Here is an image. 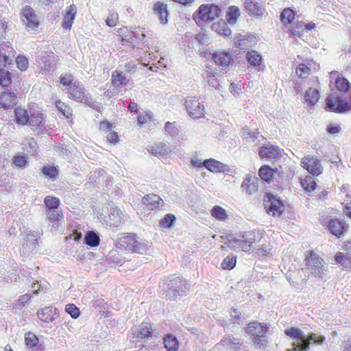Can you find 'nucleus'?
I'll return each instance as SVG.
<instances>
[{
  "mask_svg": "<svg viewBox=\"0 0 351 351\" xmlns=\"http://www.w3.org/2000/svg\"><path fill=\"white\" fill-rule=\"evenodd\" d=\"M261 234L256 230H250L238 235H228L221 246L223 250H232L236 252H249L253 244L260 241Z\"/></svg>",
  "mask_w": 351,
  "mask_h": 351,
  "instance_id": "nucleus-1",
  "label": "nucleus"
},
{
  "mask_svg": "<svg viewBox=\"0 0 351 351\" xmlns=\"http://www.w3.org/2000/svg\"><path fill=\"white\" fill-rule=\"evenodd\" d=\"M306 270L309 275L318 280H322L327 274V267L319 256L313 251L308 252L305 258Z\"/></svg>",
  "mask_w": 351,
  "mask_h": 351,
  "instance_id": "nucleus-2",
  "label": "nucleus"
},
{
  "mask_svg": "<svg viewBox=\"0 0 351 351\" xmlns=\"http://www.w3.org/2000/svg\"><path fill=\"white\" fill-rule=\"evenodd\" d=\"M221 8L214 3L202 4L193 15L194 21L200 24L203 22H210L218 18L221 14Z\"/></svg>",
  "mask_w": 351,
  "mask_h": 351,
  "instance_id": "nucleus-3",
  "label": "nucleus"
},
{
  "mask_svg": "<svg viewBox=\"0 0 351 351\" xmlns=\"http://www.w3.org/2000/svg\"><path fill=\"white\" fill-rule=\"evenodd\" d=\"M287 336L291 339V349L287 351H308L309 350V342L305 341L303 332L298 328L291 327L287 330Z\"/></svg>",
  "mask_w": 351,
  "mask_h": 351,
  "instance_id": "nucleus-4",
  "label": "nucleus"
},
{
  "mask_svg": "<svg viewBox=\"0 0 351 351\" xmlns=\"http://www.w3.org/2000/svg\"><path fill=\"white\" fill-rule=\"evenodd\" d=\"M186 289V281L180 277H176L169 280L168 287L164 290L165 298L167 300H176L182 296Z\"/></svg>",
  "mask_w": 351,
  "mask_h": 351,
  "instance_id": "nucleus-5",
  "label": "nucleus"
},
{
  "mask_svg": "<svg viewBox=\"0 0 351 351\" xmlns=\"http://www.w3.org/2000/svg\"><path fill=\"white\" fill-rule=\"evenodd\" d=\"M185 109L192 119H200L205 116V106L203 101L197 97L189 96L184 99Z\"/></svg>",
  "mask_w": 351,
  "mask_h": 351,
  "instance_id": "nucleus-6",
  "label": "nucleus"
},
{
  "mask_svg": "<svg viewBox=\"0 0 351 351\" xmlns=\"http://www.w3.org/2000/svg\"><path fill=\"white\" fill-rule=\"evenodd\" d=\"M121 245L125 250L135 253H143L146 250V245L134 233H128L123 237L121 239Z\"/></svg>",
  "mask_w": 351,
  "mask_h": 351,
  "instance_id": "nucleus-7",
  "label": "nucleus"
},
{
  "mask_svg": "<svg viewBox=\"0 0 351 351\" xmlns=\"http://www.w3.org/2000/svg\"><path fill=\"white\" fill-rule=\"evenodd\" d=\"M265 208L269 214L280 215L284 210L283 202L271 193H267L263 199Z\"/></svg>",
  "mask_w": 351,
  "mask_h": 351,
  "instance_id": "nucleus-8",
  "label": "nucleus"
},
{
  "mask_svg": "<svg viewBox=\"0 0 351 351\" xmlns=\"http://www.w3.org/2000/svg\"><path fill=\"white\" fill-rule=\"evenodd\" d=\"M326 106L331 112L342 113L351 110V100L347 101L339 97L332 96L327 99Z\"/></svg>",
  "mask_w": 351,
  "mask_h": 351,
  "instance_id": "nucleus-9",
  "label": "nucleus"
},
{
  "mask_svg": "<svg viewBox=\"0 0 351 351\" xmlns=\"http://www.w3.org/2000/svg\"><path fill=\"white\" fill-rule=\"evenodd\" d=\"M15 56V51L9 43H3L0 45V71L10 65L12 59Z\"/></svg>",
  "mask_w": 351,
  "mask_h": 351,
  "instance_id": "nucleus-10",
  "label": "nucleus"
},
{
  "mask_svg": "<svg viewBox=\"0 0 351 351\" xmlns=\"http://www.w3.org/2000/svg\"><path fill=\"white\" fill-rule=\"evenodd\" d=\"M302 166L313 176H318L323 171L320 160L313 156H306L302 159Z\"/></svg>",
  "mask_w": 351,
  "mask_h": 351,
  "instance_id": "nucleus-11",
  "label": "nucleus"
},
{
  "mask_svg": "<svg viewBox=\"0 0 351 351\" xmlns=\"http://www.w3.org/2000/svg\"><path fill=\"white\" fill-rule=\"evenodd\" d=\"M243 6L251 16L258 17L263 16L265 12L264 3L260 0H245Z\"/></svg>",
  "mask_w": 351,
  "mask_h": 351,
  "instance_id": "nucleus-12",
  "label": "nucleus"
},
{
  "mask_svg": "<svg viewBox=\"0 0 351 351\" xmlns=\"http://www.w3.org/2000/svg\"><path fill=\"white\" fill-rule=\"evenodd\" d=\"M258 156L261 158H266L267 160L278 159L281 156V150L276 145L270 143H267L264 145L260 147L258 149Z\"/></svg>",
  "mask_w": 351,
  "mask_h": 351,
  "instance_id": "nucleus-13",
  "label": "nucleus"
},
{
  "mask_svg": "<svg viewBox=\"0 0 351 351\" xmlns=\"http://www.w3.org/2000/svg\"><path fill=\"white\" fill-rule=\"evenodd\" d=\"M258 179L252 174H247L241 185L243 192L248 195L256 193L258 190Z\"/></svg>",
  "mask_w": 351,
  "mask_h": 351,
  "instance_id": "nucleus-14",
  "label": "nucleus"
},
{
  "mask_svg": "<svg viewBox=\"0 0 351 351\" xmlns=\"http://www.w3.org/2000/svg\"><path fill=\"white\" fill-rule=\"evenodd\" d=\"M212 59L222 69H226L233 62L232 54L229 51H215L212 55Z\"/></svg>",
  "mask_w": 351,
  "mask_h": 351,
  "instance_id": "nucleus-15",
  "label": "nucleus"
},
{
  "mask_svg": "<svg viewBox=\"0 0 351 351\" xmlns=\"http://www.w3.org/2000/svg\"><path fill=\"white\" fill-rule=\"evenodd\" d=\"M162 199L156 194H147L142 199V204L145 210L152 211L160 208L163 204Z\"/></svg>",
  "mask_w": 351,
  "mask_h": 351,
  "instance_id": "nucleus-16",
  "label": "nucleus"
},
{
  "mask_svg": "<svg viewBox=\"0 0 351 351\" xmlns=\"http://www.w3.org/2000/svg\"><path fill=\"white\" fill-rule=\"evenodd\" d=\"M21 19L27 27L31 29H35L39 25L34 11L30 6L27 5L23 9Z\"/></svg>",
  "mask_w": 351,
  "mask_h": 351,
  "instance_id": "nucleus-17",
  "label": "nucleus"
},
{
  "mask_svg": "<svg viewBox=\"0 0 351 351\" xmlns=\"http://www.w3.org/2000/svg\"><path fill=\"white\" fill-rule=\"evenodd\" d=\"M68 97L77 102L84 101L87 99L86 89L80 85L79 82H74L69 89Z\"/></svg>",
  "mask_w": 351,
  "mask_h": 351,
  "instance_id": "nucleus-18",
  "label": "nucleus"
},
{
  "mask_svg": "<svg viewBox=\"0 0 351 351\" xmlns=\"http://www.w3.org/2000/svg\"><path fill=\"white\" fill-rule=\"evenodd\" d=\"M328 228L333 235L339 238L348 230V226L343 220L333 219L329 221Z\"/></svg>",
  "mask_w": 351,
  "mask_h": 351,
  "instance_id": "nucleus-19",
  "label": "nucleus"
},
{
  "mask_svg": "<svg viewBox=\"0 0 351 351\" xmlns=\"http://www.w3.org/2000/svg\"><path fill=\"white\" fill-rule=\"evenodd\" d=\"M268 327L266 324H261L257 321H254L249 323L246 332L254 337L266 336L268 332Z\"/></svg>",
  "mask_w": 351,
  "mask_h": 351,
  "instance_id": "nucleus-20",
  "label": "nucleus"
},
{
  "mask_svg": "<svg viewBox=\"0 0 351 351\" xmlns=\"http://www.w3.org/2000/svg\"><path fill=\"white\" fill-rule=\"evenodd\" d=\"M147 149L149 153L158 158L166 156L171 152L170 148L162 142L154 143L148 145Z\"/></svg>",
  "mask_w": 351,
  "mask_h": 351,
  "instance_id": "nucleus-21",
  "label": "nucleus"
},
{
  "mask_svg": "<svg viewBox=\"0 0 351 351\" xmlns=\"http://www.w3.org/2000/svg\"><path fill=\"white\" fill-rule=\"evenodd\" d=\"M152 10L154 14L158 17L162 24L165 25L167 23L169 12L166 3L158 1L153 4Z\"/></svg>",
  "mask_w": 351,
  "mask_h": 351,
  "instance_id": "nucleus-22",
  "label": "nucleus"
},
{
  "mask_svg": "<svg viewBox=\"0 0 351 351\" xmlns=\"http://www.w3.org/2000/svg\"><path fill=\"white\" fill-rule=\"evenodd\" d=\"M278 172L277 168L273 169L267 165H264L259 168L258 173L262 180L267 183H271Z\"/></svg>",
  "mask_w": 351,
  "mask_h": 351,
  "instance_id": "nucleus-23",
  "label": "nucleus"
},
{
  "mask_svg": "<svg viewBox=\"0 0 351 351\" xmlns=\"http://www.w3.org/2000/svg\"><path fill=\"white\" fill-rule=\"evenodd\" d=\"M17 96L14 92L3 91L0 94V108L8 109L15 105Z\"/></svg>",
  "mask_w": 351,
  "mask_h": 351,
  "instance_id": "nucleus-24",
  "label": "nucleus"
},
{
  "mask_svg": "<svg viewBox=\"0 0 351 351\" xmlns=\"http://www.w3.org/2000/svg\"><path fill=\"white\" fill-rule=\"evenodd\" d=\"M38 337L33 332H28L25 334V344L28 348L36 347L33 351H44L45 347L42 344H39Z\"/></svg>",
  "mask_w": 351,
  "mask_h": 351,
  "instance_id": "nucleus-25",
  "label": "nucleus"
},
{
  "mask_svg": "<svg viewBox=\"0 0 351 351\" xmlns=\"http://www.w3.org/2000/svg\"><path fill=\"white\" fill-rule=\"evenodd\" d=\"M213 29L219 35L224 37L231 36L232 32L228 26L227 21L221 19L213 24Z\"/></svg>",
  "mask_w": 351,
  "mask_h": 351,
  "instance_id": "nucleus-26",
  "label": "nucleus"
},
{
  "mask_svg": "<svg viewBox=\"0 0 351 351\" xmlns=\"http://www.w3.org/2000/svg\"><path fill=\"white\" fill-rule=\"evenodd\" d=\"M46 215L49 220V223L52 228L57 229L59 227L60 221L63 220L64 215L57 209L46 210Z\"/></svg>",
  "mask_w": 351,
  "mask_h": 351,
  "instance_id": "nucleus-27",
  "label": "nucleus"
},
{
  "mask_svg": "<svg viewBox=\"0 0 351 351\" xmlns=\"http://www.w3.org/2000/svg\"><path fill=\"white\" fill-rule=\"evenodd\" d=\"M111 83L114 87L120 88L125 86L128 80L121 71L115 70L112 73Z\"/></svg>",
  "mask_w": 351,
  "mask_h": 351,
  "instance_id": "nucleus-28",
  "label": "nucleus"
},
{
  "mask_svg": "<svg viewBox=\"0 0 351 351\" xmlns=\"http://www.w3.org/2000/svg\"><path fill=\"white\" fill-rule=\"evenodd\" d=\"M204 167L213 173H221L225 171V165L213 158L204 160Z\"/></svg>",
  "mask_w": 351,
  "mask_h": 351,
  "instance_id": "nucleus-29",
  "label": "nucleus"
},
{
  "mask_svg": "<svg viewBox=\"0 0 351 351\" xmlns=\"http://www.w3.org/2000/svg\"><path fill=\"white\" fill-rule=\"evenodd\" d=\"M304 97L307 106H313L319 99V92L316 88H309L306 90Z\"/></svg>",
  "mask_w": 351,
  "mask_h": 351,
  "instance_id": "nucleus-30",
  "label": "nucleus"
},
{
  "mask_svg": "<svg viewBox=\"0 0 351 351\" xmlns=\"http://www.w3.org/2000/svg\"><path fill=\"white\" fill-rule=\"evenodd\" d=\"M76 7L75 5H71L67 8V10L64 16L62 25L63 28L70 29L71 27L76 15Z\"/></svg>",
  "mask_w": 351,
  "mask_h": 351,
  "instance_id": "nucleus-31",
  "label": "nucleus"
},
{
  "mask_svg": "<svg viewBox=\"0 0 351 351\" xmlns=\"http://www.w3.org/2000/svg\"><path fill=\"white\" fill-rule=\"evenodd\" d=\"M29 115L25 108L17 107L14 110V121L17 124L27 125L29 119Z\"/></svg>",
  "mask_w": 351,
  "mask_h": 351,
  "instance_id": "nucleus-32",
  "label": "nucleus"
},
{
  "mask_svg": "<svg viewBox=\"0 0 351 351\" xmlns=\"http://www.w3.org/2000/svg\"><path fill=\"white\" fill-rule=\"evenodd\" d=\"M33 130H38L44 127V115L42 112L32 113L29 115L27 123Z\"/></svg>",
  "mask_w": 351,
  "mask_h": 351,
  "instance_id": "nucleus-33",
  "label": "nucleus"
},
{
  "mask_svg": "<svg viewBox=\"0 0 351 351\" xmlns=\"http://www.w3.org/2000/svg\"><path fill=\"white\" fill-rule=\"evenodd\" d=\"M164 347L168 351H176L179 348V341L175 335L169 333L163 337Z\"/></svg>",
  "mask_w": 351,
  "mask_h": 351,
  "instance_id": "nucleus-34",
  "label": "nucleus"
},
{
  "mask_svg": "<svg viewBox=\"0 0 351 351\" xmlns=\"http://www.w3.org/2000/svg\"><path fill=\"white\" fill-rule=\"evenodd\" d=\"M240 15L239 8L235 5H230L228 8L226 12V19L229 25H232L237 23Z\"/></svg>",
  "mask_w": 351,
  "mask_h": 351,
  "instance_id": "nucleus-35",
  "label": "nucleus"
},
{
  "mask_svg": "<svg viewBox=\"0 0 351 351\" xmlns=\"http://www.w3.org/2000/svg\"><path fill=\"white\" fill-rule=\"evenodd\" d=\"M41 173L45 178L54 181L58 178L59 169L58 166L47 165L41 169Z\"/></svg>",
  "mask_w": 351,
  "mask_h": 351,
  "instance_id": "nucleus-36",
  "label": "nucleus"
},
{
  "mask_svg": "<svg viewBox=\"0 0 351 351\" xmlns=\"http://www.w3.org/2000/svg\"><path fill=\"white\" fill-rule=\"evenodd\" d=\"M152 326L150 323L143 322L136 332V337L138 339H149L152 337Z\"/></svg>",
  "mask_w": 351,
  "mask_h": 351,
  "instance_id": "nucleus-37",
  "label": "nucleus"
},
{
  "mask_svg": "<svg viewBox=\"0 0 351 351\" xmlns=\"http://www.w3.org/2000/svg\"><path fill=\"white\" fill-rule=\"evenodd\" d=\"M336 263L343 269H351V255L348 253L338 252L335 256Z\"/></svg>",
  "mask_w": 351,
  "mask_h": 351,
  "instance_id": "nucleus-38",
  "label": "nucleus"
},
{
  "mask_svg": "<svg viewBox=\"0 0 351 351\" xmlns=\"http://www.w3.org/2000/svg\"><path fill=\"white\" fill-rule=\"evenodd\" d=\"M335 86L339 91L350 97L351 85L347 79L345 77H337L335 80Z\"/></svg>",
  "mask_w": 351,
  "mask_h": 351,
  "instance_id": "nucleus-39",
  "label": "nucleus"
},
{
  "mask_svg": "<svg viewBox=\"0 0 351 351\" xmlns=\"http://www.w3.org/2000/svg\"><path fill=\"white\" fill-rule=\"evenodd\" d=\"M210 215L213 218L220 221H225L228 218L226 209L219 205H215L212 208Z\"/></svg>",
  "mask_w": 351,
  "mask_h": 351,
  "instance_id": "nucleus-40",
  "label": "nucleus"
},
{
  "mask_svg": "<svg viewBox=\"0 0 351 351\" xmlns=\"http://www.w3.org/2000/svg\"><path fill=\"white\" fill-rule=\"evenodd\" d=\"M84 243L91 247H97L100 243V238L95 232L88 230L84 237Z\"/></svg>",
  "mask_w": 351,
  "mask_h": 351,
  "instance_id": "nucleus-41",
  "label": "nucleus"
},
{
  "mask_svg": "<svg viewBox=\"0 0 351 351\" xmlns=\"http://www.w3.org/2000/svg\"><path fill=\"white\" fill-rule=\"evenodd\" d=\"M246 58L249 64L252 66H260L263 63L262 56L256 51L252 50L246 53Z\"/></svg>",
  "mask_w": 351,
  "mask_h": 351,
  "instance_id": "nucleus-42",
  "label": "nucleus"
},
{
  "mask_svg": "<svg viewBox=\"0 0 351 351\" xmlns=\"http://www.w3.org/2000/svg\"><path fill=\"white\" fill-rule=\"evenodd\" d=\"M56 107L58 108L59 112L62 114L65 118L66 119H71L73 117V112L71 108L65 104L64 102L62 101L61 100L58 99L56 101Z\"/></svg>",
  "mask_w": 351,
  "mask_h": 351,
  "instance_id": "nucleus-43",
  "label": "nucleus"
},
{
  "mask_svg": "<svg viewBox=\"0 0 351 351\" xmlns=\"http://www.w3.org/2000/svg\"><path fill=\"white\" fill-rule=\"evenodd\" d=\"M300 183L304 190L308 193L313 191L317 186L314 178L311 176H307L301 179Z\"/></svg>",
  "mask_w": 351,
  "mask_h": 351,
  "instance_id": "nucleus-44",
  "label": "nucleus"
},
{
  "mask_svg": "<svg viewBox=\"0 0 351 351\" xmlns=\"http://www.w3.org/2000/svg\"><path fill=\"white\" fill-rule=\"evenodd\" d=\"M60 201L59 198L51 195H47L44 199V205L46 210L57 209L60 206Z\"/></svg>",
  "mask_w": 351,
  "mask_h": 351,
  "instance_id": "nucleus-45",
  "label": "nucleus"
},
{
  "mask_svg": "<svg viewBox=\"0 0 351 351\" xmlns=\"http://www.w3.org/2000/svg\"><path fill=\"white\" fill-rule=\"evenodd\" d=\"M237 256L230 254L224 258L221 263V267L225 270H231L236 266Z\"/></svg>",
  "mask_w": 351,
  "mask_h": 351,
  "instance_id": "nucleus-46",
  "label": "nucleus"
},
{
  "mask_svg": "<svg viewBox=\"0 0 351 351\" xmlns=\"http://www.w3.org/2000/svg\"><path fill=\"white\" fill-rule=\"evenodd\" d=\"M252 40V38L250 36H242L241 37H238L235 40V45L237 48H239L242 50L247 49L248 47H252V44H249V42Z\"/></svg>",
  "mask_w": 351,
  "mask_h": 351,
  "instance_id": "nucleus-47",
  "label": "nucleus"
},
{
  "mask_svg": "<svg viewBox=\"0 0 351 351\" xmlns=\"http://www.w3.org/2000/svg\"><path fill=\"white\" fill-rule=\"evenodd\" d=\"M75 81L74 75L71 73H64L60 76V84L64 87H71L73 85Z\"/></svg>",
  "mask_w": 351,
  "mask_h": 351,
  "instance_id": "nucleus-48",
  "label": "nucleus"
},
{
  "mask_svg": "<svg viewBox=\"0 0 351 351\" xmlns=\"http://www.w3.org/2000/svg\"><path fill=\"white\" fill-rule=\"evenodd\" d=\"M12 77L10 72L5 70L0 71V86L3 88L8 87L12 82Z\"/></svg>",
  "mask_w": 351,
  "mask_h": 351,
  "instance_id": "nucleus-49",
  "label": "nucleus"
},
{
  "mask_svg": "<svg viewBox=\"0 0 351 351\" xmlns=\"http://www.w3.org/2000/svg\"><path fill=\"white\" fill-rule=\"evenodd\" d=\"M38 317L43 322L53 321L52 311L49 308H43L37 312Z\"/></svg>",
  "mask_w": 351,
  "mask_h": 351,
  "instance_id": "nucleus-50",
  "label": "nucleus"
},
{
  "mask_svg": "<svg viewBox=\"0 0 351 351\" xmlns=\"http://www.w3.org/2000/svg\"><path fill=\"white\" fill-rule=\"evenodd\" d=\"M221 343L232 350H238L242 345V342L239 339L230 338V337L223 338Z\"/></svg>",
  "mask_w": 351,
  "mask_h": 351,
  "instance_id": "nucleus-51",
  "label": "nucleus"
},
{
  "mask_svg": "<svg viewBox=\"0 0 351 351\" xmlns=\"http://www.w3.org/2000/svg\"><path fill=\"white\" fill-rule=\"evenodd\" d=\"M176 221V216L173 214H167L159 221V224L163 228H171Z\"/></svg>",
  "mask_w": 351,
  "mask_h": 351,
  "instance_id": "nucleus-52",
  "label": "nucleus"
},
{
  "mask_svg": "<svg viewBox=\"0 0 351 351\" xmlns=\"http://www.w3.org/2000/svg\"><path fill=\"white\" fill-rule=\"evenodd\" d=\"M152 113L149 111L141 112L137 118L138 125L141 127L145 123H147L152 121Z\"/></svg>",
  "mask_w": 351,
  "mask_h": 351,
  "instance_id": "nucleus-53",
  "label": "nucleus"
},
{
  "mask_svg": "<svg viewBox=\"0 0 351 351\" xmlns=\"http://www.w3.org/2000/svg\"><path fill=\"white\" fill-rule=\"evenodd\" d=\"M117 32L119 34L118 36L122 41L125 40L129 42L132 39V32L128 27L123 26L119 28Z\"/></svg>",
  "mask_w": 351,
  "mask_h": 351,
  "instance_id": "nucleus-54",
  "label": "nucleus"
},
{
  "mask_svg": "<svg viewBox=\"0 0 351 351\" xmlns=\"http://www.w3.org/2000/svg\"><path fill=\"white\" fill-rule=\"evenodd\" d=\"M27 155H16L12 159V163L19 168H25L27 163Z\"/></svg>",
  "mask_w": 351,
  "mask_h": 351,
  "instance_id": "nucleus-55",
  "label": "nucleus"
},
{
  "mask_svg": "<svg viewBox=\"0 0 351 351\" xmlns=\"http://www.w3.org/2000/svg\"><path fill=\"white\" fill-rule=\"evenodd\" d=\"M65 311L73 319L78 318L80 315V309L74 304H66Z\"/></svg>",
  "mask_w": 351,
  "mask_h": 351,
  "instance_id": "nucleus-56",
  "label": "nucleus"
},
{
  "mask_svg": "<svg viewBox=\"0 0 351 351\" xmlns=\"http://www.w3.org/2000/svg\"><path fill=\"white\" fill-rule=\"evenodd\" d=\"M119 23V15L116 12H112L109 13L106 20V24L110 27H115Z\"/></svg>",
  "mask_w": 351,
  "mask_h": 351,
  "instance_id": "nucleus-57",
  "label": "nucleus"
},
{
  "mask_svg": "<svg viewBox=\"0 0 351 351\" xmlns=\"http://www.w3.org/2000/svg\"><path fill=\"white\" fill-rule=\"evenodd\" d=\"M295 72L299 77L306 78L310 75L311 69L306 65L301 64L297 67Z\"/></svg>",
  "mask_w": 351,
  "mask_h": 351,
  "instance_id": "nucleus-58",
  "label": "nucleus"
},
{
  "mask_svg": "<svg viewBox=\"0 0 351 351\" xmlns=\"http://www.w3.org/2000/svg\"><path fill=\"white\" fill-rule=\"evenodd\" d=\"M270 252L271 248L269 245L265 247H261L256 249L255 252V256L259 259L263 260L270 254Z\"/></svg>",
  "mask_w": 351,
  "mask_h": 351,
  "instance_id": "nucleus-59",
  "label": "nucleus"
},
{
  "mask_svg": "<svg viewBox=\"0 0 351 351\" xmlns=\"http://www.w3.org/2000/svg\"><path fill=\"white\" fill-rule=\"evenodd\" d=\"M304 29V23L298 22L295 27L290 30V34L293 37H301Z\"/></svg>",
  "mask_w": 351,
  "mask_h": 351,
  "instance_id": "nucleus-60",
  "label": "nucleus"
},
{
  "mask_svg": "<svg viewBox=\"0 0 351 351\" xmlns=\"http://www.w3.org/2000/svg\"><path fill=\"white\" fill-rule=\"evenodd\" d=\"M254 344L256 348H265L267 345V335L263 337H254L253 339Z\"/></svg>",
  "mask_w": 351,
  "mask_h": 351,
  "instance_id": "nucleus-61",
  "label": "nucleus"
},
{
  "mask_svg": "<svg viewBox=\"0 0 351 351\" xmlns=\"http://www.w3.org/2000/svg\"><path fill=\"white\" fill-rule=\"evenodd\" d=\"M16 63L17 65V67L21 71H25L28 67L29 62L27 58L24 56H18L16 58Z\"/></svg>",
  "mask_w": 351,
  "mask_h": 351,
  "instance_id": "nucleus-62",
  "label": "nucleus"
},
{
  "mask_svg": "<svg viewBox=\"0 0 351 351\" xmlns=\"http://www.w3.org/2000/svg\"><path fill=\"white\" fill-rule=\"evenodd\" d=\"M325 340V337L324 336L318 335L315 333L311 334L307 339H305V341H308L309 344L311 343V341H313V343L317 345H322Z\"/></svg>",
  "mask_w": 351,
  "mask_h": 351,
  "instance_id": "nucleus-63",
  "label": "nucleus"
},
{
  "mask_svg": "<svg viewBox=\"0 0 351 351\" xmlns=\"http://www.w3.org/2000/svg\"><path fill=\"white\" fill-rule=\"evenodd\" d=\"M112 124L107 120L101 121L99 124V131L102 133L110 132L112 129Z\"/></svg>",
  "mask_w": 351,
  "mask_h": 351,
  "instance_id": "nucleus-64",
  "label": "nucleus"
}]
</instances>
